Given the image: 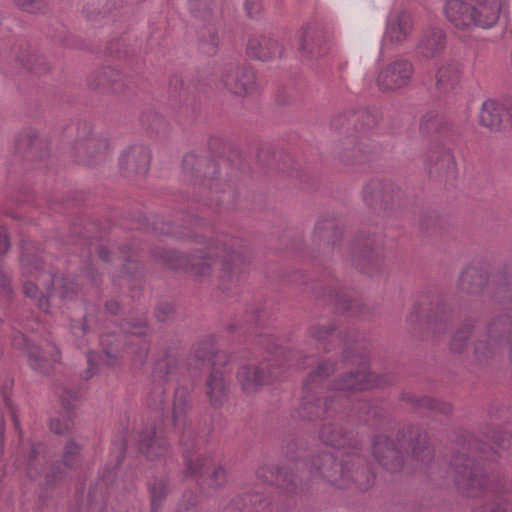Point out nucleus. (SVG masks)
<instances>
[{"instance_id": "nucleus-11", "label": "nucleus", "mask_w": 512, "mask_h": 512, "mask_svg": "<svg viewBox=\"0 0 512 512\" xmlns=\"http://www.w3.org/2000/svg\"><path fill=\"white\" fill-rule=\"evenodd\" d=\"M222 83L231 93L245 96L257 90L255 72L247 66L228 64L222 73Z\"/></svg>"}, {"instance_id": "nucleus-56", "label": "nucleus", "mask_w": 512, "mask_h": 512, "mask_svg": "<svg viewBox=\"0 0 512 512\" xmlns=\"http://www.w3.org/2000/svg\"><path fill=\"white\" fill-rule=\"evenodd\" d=\"M50 429L56 434H63L69 431V425L66 422H62L60 419H52Z\"/></svg>"}, {"instance_id": "nucleus-40", "label": "nucleus", "mask_w": 512, "mask_h": 512, "mask_svg": "<svg viewBox=\"0 0 512 512\" xmlns=\"http://www.w3.org/2000/svg\"><path fill=\"white\" fill-rule=\"evenodd\" d=\"M203 168L209 169L211 172L216 171V165L212 161H207L203 158H199L194 154H187L183 158V169L186 173L193 174L202 173Z\"/></svg>"}, {"instance_id": "nucleus-13", "label": "nucleus", "mask_w": 512, "mask_h": 512, "mask_svg": "<svg viewBox=\"0 0 512 512\" xmlns=\"http://www.w3.org/2000/svg\"><path fill=\"white\" fill-rule=\"evenodd\" d=\"M400 196V189L390 182L372 181L363 189V200L373 209L385 208Z\"/></svg>"}, {"instance_id": "nucleus-7", "label": "nucleus", "mask_w": 512, "mask_h": 512, "mask_svg": "<svg viewBox=\"0 0 512 512\" xmlns=\"http://www.w3.org/2000/svg\"><path fill=\"white\" fill-rule=\"evenodd\" d=\"M12 345L24 350L28 356L30 367L41 374L50 373L60 359V352L54 344L47 343L44 348H40L30 344L21 332L13 335Z\"/></svg>"}, {"instance_id": "nucleus-27", "label": "nucleus", "mask_w": 512, "mask_h": 512, "mask_svg": "<svg viewBox=\"0 0 512 512\" xmlns=\"http://www.w3.org/2000/svg\"><path fill=\"white\" fill-rule=\"evenodd\" d=\"M270 502L259 493L247 494L234 499L226 512H270Z\"/></svg>"}, {"instance_id": "nucleus-18", "label": "nucleus", "mask_w": 512, "mask_h": 512, "mask_svg": "<svg viewBox=\"0 0 512 512\" xmlns=\"http://www.w3.org/2000/svg\"><path fill=\"white\" fill-rule=\"evenodd\" d=\"M443 13L447 21L456 29L468 30L475 27L472 5L464 0H446Z\"/></svg>"}, {"instance_id": "nucleus-44", "label": "nucleus", "mask_w": 512, "mask_h": 512, "mask_svg": "<svg viewBox=\"0 0 512 512\" xmlns=\"http://www.w3.org/2000/svg\"><path fill=\"white\" fill-rule=\"evenodd\" d=\"M148 326L146 324V320L141 318L136 322H132L130 320H125L121 324V331L124 334H131L135 336H144L148 332Z\"/></svg>"}, {"instance_id": "nucleus-33", "label": "nucleus", "mask_w": 512, "mask_h": 512, "mask_svg": "<svg viewBox=\"0 0 512 512\" xmlns=\"http://www.w3.org/2000/svg\"><path fill=\"white\" fill-rule=\"evenodd\" d=\"M334 332L335 326L324 322H316L308 329V334L311 340H313L323 351L331 350V343L336 339Z\"/></svg>"}, {"instance_id": "nucleus-24", "label": "nucleus", "mask_w": 512, "mask_h": 512, "mask_svg": "<svg viewBox=\"0 0 512 512\" xmlns=\"http://www.w3.org/2000/svg\"><path fill=\"white\" fill-rule=\"evenodd\" d=\"M461 64L454 60L444 62L436 72V89L441 94H448L456 90L460 83Z\"/></svg>"}, {"instance_id": "nucleus-58", "label": "nucleus", "mask_w": 512, "mask_h": 512, "mask_svg": "<svg viewBox=\"0 0 512 512\" xmlns=\"http://www.w3.org/2000/svg\"><path fill=\"white\" fill-rule=\"evenodd\" d=\"M113 479H114V468L113 469L106 468L102 472L101 479L97 483L96 486H99V487H101L102 485L108 486V485L112 484Z\"/></svg>"}, {"instance_id": "nucleus-10", "label": "nucleus", "mask_w": 512, "mask_h": 512, "mask_svg": "<svg viewBox=\"0 0 512 512\" xmlns=\"http://www.w3.org/2000/svg\"><path fill=\"white\" fill-rule=\"evenodd\" d=\"M177 371V360L172 356L159 359L154 364L153 379L157 382L147 396V405L153 410H162L165 403V390L162 384L172 380Z\"/></svg>"}, {"instance_id": "nucleus-30", "label": "nucleus", "mask_w": 512, "mask_h": 512, "mask_svg": "<svg viewBox=\"0 0 512 512\" xmlns=\"http://www.w3.org/2000/svg\"><path fill=\"white\" fill-rule=\"evenodd\" d=\"M319 438L325 445L336 449L352 445L350 435L334 422L323 424L319 432Z\"/></svg>"}, {"instance_id": "nucleus-53", "label": "nucleus", "mask_w": 512, "mask_h": 512, "mask_svg": "<svg viewBox=\"0 0 512 512\" xmlns=\"http://www.w3.org/2000/svg\"><path fill=\"white\" fill-rule=\"evenodd\" d=\"M35 136H36V134L32 130H28V131L21 133L16 140L18 148L20 150L30 148V146L32 144V139Z\"/></svg>"}, {"instance_id": "nucleus-4", "label": "nucleus", "mask_w": 512, "mask_h": 512, "mask_svg": "<svg viewBox=\"0 0 512 512\" xmlns=\"http://www.w3.org/2000/svg\"><path fill=\"white\" fill-rule=\"evenodd\" d=\"M309 471L313 478H320L339 488L355 484L360 490H367L374 483L373 473L356 451L341 462H337L330 453L317 455L311 459Z\"/></svg>"}, {"instance_id": "nucleus-22", "label": "nucleus", "mask_w": 512, "mask_h": 512, "mask_svg": "<svg viewBox=\"0 0 512 512\" xmlns=\"http://www.w3.org/2000/svg\"><path fill=\"white\" fill-rule=\"evenodd\" d=\"M219 367L220 366H213L205 384L206 396L210 404L214 407L222 406L227 400L229 393V384L224 372Z\"/></svg>"}, {"instance_id": "nucleus-32", "label": "nucleus", "mask_w": 512, "mask_h": 512, "mask_svg": "<svg viewBox=\"0 0 512 512\" xmlns=\"http://www.w3.org/2000/svg\"><path fill=\"white\" fill-rule=\"evenodd\" d=\"M89 85L93 88L111 89L114 92H122L127 86L120 71L111 67L99 71L95 80L90 81Z\"/></svg>"}, {"instance_id": "nucleus-54", "label": "nucleus", "mask_w": 512, "mask_h": 512, "mask_svg": "<svg viewBox=\"0 0 512 512\" xmlns=\"http://www.w3.org/2000/svg\"><path fill=\"white\" fill-rule=\"evenodd\" d=\"M292 359L296 360L295 366L298 369H305L307 366H309L314 361V357L312 355L301 356L298 353L289 354V360H292Z\"/></svg>"}, {"instance_id": "nucleus-14", "label": "nucleus", "mask_w": 512, "mask_h": 512, "mask_svg": "<svg viewBox=\"0 0 512 512\" xmlns=\"http://www.w3.org/2000/svg\"><path fill=\"white\" fill-rule=\"evenodd\" d=\"M139 450L149 460H155L165 456L169 451V444L160 432L157 431L154 422L146 423L139 432Z\"/></svg>"}, {"instance_id": "nucleus-2", "label": "nucleus", "mask_w": 512, "mask_h": 512, "mask_svg": "<svg viewBox=\"0 0 512 512\" xmlns=\"http://www.w3.org/2000/svg\"><path fill=\"white\" fill-rule=\"evenodd\" d=\"M20 265L24 276L34 277L38 281V284L25 281L23 293L43 312L52 314L53 308L58 306L57 298L68 302L77 295L79 287L75 280L45 271L42 260L33 247H23Z\"/></svg>"}, {"instance_id": "nucleus-55", "label": "nucleus", "mask_w": 512, "mask_h": 512, "mask_svg": "<svg viewBox=\"0 0 512 512\" xmlns=\"http://www.w3.org/2000/svg\"><path fill=\"white\" fill-rule=\"evenodd\" d=\"M173 311H174V308L171 304L164 303L157 307L155 315L159 321L164 322L169 318V316L173 313Z\"/></svg>"}, {"instance_id": "nucleus-59", "label": "nucleus", "mask_w": 512, "mask_h": 512, "mask_svg": "<svg viewBox=\"0 0 512 512\" xmlns=\"http://www.w3.org/2000/svg\"><path fill=\"white\" fill-rule=\"evenodd\" d=\"M261 8L259 0H246L245 1V9L247 14L252 17L259 13Z\"/></svg>"}, {"instance_id": "nucleus-43", "label": "nucleus", "mask_w": 512, "mask_h": 512, "mask_svg": "<svg viewBox=\"0 0 512 512\" xmlns=\"http://www.w3.org/2000/svg\"><path fill=\"white\" fill-rule=\"evenodd\" d=\"M382 253L379 248L371 247L366 245L363 251L360 252L359 255L355 256V263L364 270V265L362 262L367 263H377L381 260Z\"/></svg>"}, {"instance_id": "nucleus-41", "label": "nucleus", "mask_w": 512, "mask_h": 512, "mask_svg": "<svg viewBox=\"0 0 512 512\" xmlns=\"http://www.w3.org/2000/svg\"><path fill=\"white\" fill-rule=\"evenodd\" d=\"M186 470L191 475L202 473L203 467L208 462V459L198 453H190L186 451L184 454Z\"/></svg>"}, {"instance_id": "nucleus-49", "label": "nucleus", "mask_w": 512, "mask_h": 512, "mask_svg": "<svg viewBox=\"0 0 512 512\" xmlns=\"http://www.w3.org/2000/svg\"><path fill=\"white\" fill-rule=\"evenodd\" d=\"M113 339H115L114 335H102L100 338L101 345L103 346L104 353L107 357V363L112 365L116 359V354L114 353L116 350L112 348Z\"/></svg>"}, {"instance_id": "nucleus-31", "label": "nucleus", "mask_w": 512, "mask_h": 512, "mask_svg": "<svg viewBox=\"0 0 512 512\" xmlns=\"http://www.w3.org/2000/svg\"><path fill=\"white\" fill-rule=\"evenodd\" d=\"M487 282V275L477 267L465 268L459 278V289L467 294L480 292Z\"/></svg>"}, {"instance_id": "nucleus-63", "label": "nucleus", "mask_w": 512, "mask_h": 512, "mask_svg": "<svg viewBox=\"0 0 512 512\" xmlns=\"http://www.w3.org/2000/svg\"><path fill=\"white\" fill-rule=\"evenodd\" d=\"M12 388V380L6 379L0 387L1 395L5 401L8 400Z\"/></svg>"}, {"instance_id": "nucleus-1", "label": "nucleus", "mask_w": 512, "mask_h": 512, "mask_svg": "<svg viewBox=\"0 0 512 512\" xmlns=\"http://www.w3.org/2000/svg\"><path fill=\"white\" fill-rule=\"evenodd\" d=\"M335 372V363H320L303 384L304 395L299 407V416L309 420L331 418L337 413L342 393L359 392L384 386L388 382L383 376L372 375L366 366L341 375L329 391H322L320 383Z\"/></svg>"}, {"instance_id": "nucleus-45", "label": "nucleus", "mask_w": 512, "mask_h": 512, "mask_svg": "<svg viewBox=\"0 0 512 512\" xmlns=\"http://www.w3.org/2000/svg\"><path fill=\"white\" fill-rule=\"evenodd\" d=\"M20 62L23 66L35 72H41V66L44 64V60L41 55L35 51H26L20 56Z\"/></svg>"}, {"instance_id": "nucleus-52", "label": "nucleus", "mask_w": 512, "mask_h": 512, "mask_svg": "<svg viewBox=\"0 0 512 512\" xmlns=\"http://www.w3.org/2000/svg\"><path fill=\"white\" fill-rule=\"evenodd\" d=\"M495 443L506 450H512V433L509 431L499 432L495 438Z\"/></svg>"}, {"instance_id": "nucleus-5", "label": "nucleus", "mask_w": 512, "mask_h": 512, "mask_svg": "<svg viewBox=\"0 0 512 512\" xmlns=\"http://www.w3.org/2000/svg\"><path fill=\"white\" fill-rule=\"evenodd\" d=\"M373 123V116L365 109L333 117L331 127L339 137L337 149L344 162L352 164L364 159V149L360 144L359 128L371 127Z\"/></svg>"}, {"instance_id": "nucleus-15", "label": "nucleus", "mask_w": 512, "mask_h": 512, "mask_svg": "<svg viewBox=\"0 0 512 512\" xmlns=\"http://www.w3.org/2000/svg\"><path fill=\"white\" fill-rule=\"evenodd\" d=\"M373 454L380 465L385 469L396 472L403 464L402 452L394 441L386 435H378L373 440Z\"/></svg>"}, {"instance_id": "nucleus-8", "label": "nucleus", "mask_w": 512, "mask_h": 512, "mask_svg": "<svg viewBox=\"0 0 512 512\" xmlns=\"http://www.w3.org/2000/svg\"><path fill=\"white\" fill-rule=\"evenodd\" d=\"M414 74L413 64L407 59H396L383 65L376 78L377 87L383 92L406 87Z\"/></svg>"}, {"instance_id": "nucleus-20", "label": "nucleus", "mask_w": 512, "mask_h": 512, "mask_svg": "<svg viewBox=\"0 0 512 512\" xmlns=\"http://www.w3.org/2000/svg\"><path fill=\"white\" fill-rule=\"evenodd\" d=\"M150 164V151L143 145H133L121 155L120 169L125 174H145Z\"/></svg>"}, {"instance_id": "nucleus-37", "label": "nucleus", "mask_w": 512, "mask_h": 512, "mask_svg": "<svg viewBox=\"0 0 512 512\" xmlns=\"http://www.w3.org/2000/svg\"><path fill=\"white\" fill-rule=\"evenodd\" d=\"M257 476L264 482L275 484L285 489L288 493L292 492V489L289 488L291 483L288 481V475L277 467H261L257 470Z\"/></svg>"}, {"instance_id": "nucleus-62", "label": "nucleus", "mask_w": 512, "mask_h": 512, "mask_svg": "<svg viewBox=\"0 0 512 512\" xmlns=\"http://www.w3.org/2000/svg\"><path fill=\"white\" fill-rule=\"evenodd\" d=\"M360 414L359 419L363 421H368L369 418L366 416V414H369L370 412L373 413V415H376V411L371 407V405L367 402L363 403L360 408Z\"/></svg>"}, {"instance_id": "nucleus-47", "label": "nucleus", "mask_w": 512, "mask_h": 512, "mask_svg": "<svg viewBox=\"0 0 512 512\" xmlns=\"http://www.w3.org/2000/svg\"><path fill=\"white\" fill-rule=\"evenodd\" d=\"M471 327L465 326L464 328L459 329L453 336L451 341V349L454 352L461 353L464 351L466 341L470 336Z\"/></svg>"}, {"instance_id": "nucleus-48", "label": "nucleus", "mask_w": 512, "mask_h": 512, "mask_svg": "<svg viewBox=\"0 0 512 512\" xmlns=\"http://www.w3.org/2000/svg\"><path fill=\"white\" fill-rule=\"evenodd\" d=\"M472 512H512V503L509 501L485 503L475 507Z\"/></svg>"}, {"instance_id": "nucleus-60", "label": "nucleus", "mask_w": 512, "mask_h": 512, "mask_svg": "<svg viewBox=\"0 0 512 512\" xmlns=\"http://www.w3.org/2000/svg\"><path fill=\"white\" fill-rule=\"evenodd\" d=\"M126 443L124 440L116 441L114 443V450L116 451V464L119 465L124 458Z\"/></svg>"}, {"instance_id": "nucleus-19", "label": "nucleus", "mask_w": 512, "mask_h": 512, "mask_svg": "<svg viewBox=\"0 0 512 512\" xmlns=\"http://www.w3.org/2000/svg\"><path fill=\"white\" fill-rule=\"evenodd\" d=\"M426 168L432 177L444 178L453 176L456 170L454 156L446 148L432 149L427 156Z\"/></svg>"}, {"instance_id": "nucleus-29", "label": "nucleus", "mask_w": 512, "mask_h": 512, "mask_svg": "<svg viewBox=\"0 0 512 512\" xmlns=\"http://www.w3.org/2000/svg\"><path fill=\"white\" fill-rule=\"evenodd\" d=\"M191 408L187 389L177 388L174 394L172 420L178 430L185 429L189 423L188 412Z\"/></svg>"}, {"instance_id": "nucleus-21", "label": "nucleus", "mask_w": 512, "mask_h": 512, "mask_svg": "<svg viewBox=\"0 0 512 512\" xmlns=\"http://www.w3.org/2000/svg\"><path fill=\"white\" fill-rule=\"evenodd\" d=\"M413 27V18L409 12H394L388 17L385 35L393 43H402L412 33Z\"/></svg>"}, {"instance_id": "nucleus-26", "label": "nucleus", "mask_w": 512, "mask_h": 512, "mask_svg": "<svg viewBox=\"0 0 512 512\" xmlns=\"http://www.w3.org/2000/svg\"><path fill=\"white\" fill-rule=\"evenodd\" d=\"M194 356L200 361L209 362L213 366H224L229 361V356L215 347V339L208 336L199 341L193 350Z\"/></svg>"}, {"instance_id": "nucleus-6", "label": "nucleus", "mask_w": 512, "mask_h": 512, "mask_svg": "<svg viewBox=\"0 0 512 512\" xmlns=\"http://www.w3.org/2000/svg\"><path fill=\"white\" fill-rule=\"evenodd\" d=\"M449 474L458 492L466 497H476L489 487L490 479L482 465L464 451L453 455Z\"/></svg>"}, {"instance_id": "nucleus-36", "label": "nucleus", "mask_w": 512, "mask_h": 512, "mask_svg": "<svg viewBox=\"0 0 512 512\" xmlns=\"http://www.w3.org/2000/svg\"><path fill=\"white\" fill-rule=\"evenodd\" d=\"M198 39L200 48L204 53L212 55L215 54L220 38L217 29L212 24L203 25L198 30Z\"/></svg>"}, {"instance_id": "nucleus-64", "label": "nucleus", "mask_w": 512, "mask_h": 512, "mask_svg": "<svg viewBox=\"0 0 512 512\" xmlns=\"http://www.w3.org/2000/svg\"><path fill=\"white\" fill-rule=\"evenodd\" d=\"M106 310L110 314H117L120 310V305L117 301H108L106 303Z\"/></svg>"}, {"instance_id": "nucleus-38", "label": "nucleus", "mask_w": 512, "mask_h": 512, "mask_svg": "<svg viewBox=\"0 0 512 512\" xmlns=\"http://www.w3.org/2000/svg\"><path fill=\"white\" fill-rule=\"evenodd\" d=\"M340 231L333 219H320L315 226L314 236L328 243H335Z\"/></svg>"}, {"instance_id": "nucleus-16", "label": "nucleus", "mask_w": 512, "mask_h": 512, "mask_svg": "<svg viewBox=\"0 0 512 512\" xmlns=\"http://www.w3.org/2000/svg\"><path fill=\"white\" fill-rule=\"evenodd\" d=\"M277 369L269 370L268 374L264 372L263 367L252 365H242L237 373V380L244 393L252 395L256 393L261 386L266 385L272 379L280 375Z\"/></svg>"}, {"instance_id": "nucleus-34", "label": "nucleus", "mask_w": 512, "mask_h": 512, "mask_svg": "<svg viewBox=\"0 0 512 512\" xmlns=\"http://www.w3.org/2000/svg\"><path fill=\"white\" fill-rule=\"evenodd\" d=\"M84 443L72 438L67 440L63 448L62 465L67 470L76 469L82 459Z\"/></svg>"}, {"instance_id": "nucleus-3", "label": "nucleus", "mask_w": 512, "mask_h": 512, "mask_svg": "<svg viewBox=\"0 0 512 512\" xmlns=\"http://www.w3.org/2000/svg\"><path fill=\"white\" fill-rule=\"evenodd\" d=\"M196 242L203 247L192 255L179 252H171L175 263L173 268H183L200 276L210 273V269L217 259L222 260V269L225 273H231L232 266L237 267L244 263L245 255L242 241L225 234L215 238L195 236Z\"/></svg>"}, {"instance_id": "nucleus-42", "label": "nucleus", "mask_w": 512, "mask_h": 512, "mask_svg": "<svg viewBox=\"0 0 512 512\" xmlns=\"http://www.w3.org/2000/svg\"><path fill=\"white\" fill-rule=\"evenodd\" d=\"M152 509L156 510L162 499L167 494V487L164 479H155L149 484Z\"/></svg>"}, {"instance_id": "nucleus-46", "label": "nucleus", "mask_w": 512, "mask_h": 512, "mask_svg": "<svg viewBox=\"0 0 512 512\" xmlns=\"http://www.w3.org/2000/svg\"><path fill=\"white\" fill-rule=\"evenodd\" d=\"M13 289L10 285V275L0 271V307L6 305L11 299Z\"/></svg>"}, {"instance_id": "nucleus-39", "label": "nucleus", "mask_w": 512, "mask_h": 512, "mask_svg": "<svg viewBox=\"0 0 512 512\" xmlns=\"http://www.w3.org/2000/svg\"><path fill=\"white\" fill-rule=\"evenodd\" d=\"M417 438H410L409 446L411 447L412 456L422 463H428L432 459V449L427 443L426 437H422L417 431Z\"/></svg>"}, {"instance_id": "nucleus-61", "label": "nucleus", "mask_w": 512, "mask_h": 512, "mask_svg": "<svg viewBox=\"0 0 512 512\" xmlns=\"http://www.w3.org/2000/svg\"><path fill=\"white\" fill-rule=\"evenodd\" d=\"M43 451V446L41 444H32L30 446V454L28 456V465L32 466L37 456Z\"/></svg>"}, {"instance_id": "nucleus-57", "label": "nucleus", "mask_w": 512, "mask_h": 512, "mask_svg": "<svg viewBox=\"0 0 512 512\" xmlns=\"http://www.w3.org/2000/svg\"><path fill=\"white\" fill-rule=\"evenodd\" d=\"M226 473L222 467H217L213 470L212 473V485L219 486L225 482Z\"/></svg>"}, {"instance_id": "nucleus-25", "label": "nucleus", "mask_w": 512, "mask_h": 512, "mask_svg": "<svg viewBox=\"0 0 512 512\" xmlns=\"http://www.w3.org/2000/svg\"><path fill=\"white\" fill-rule=\"evenodd\" d=\"M473 18H475V27L484 29L494 26L502 10L501 0H474Z\"/></svg>"}, {"instance_id": "nucleus-50", "label": "nucleus", "mask_w": 512, "mask_h": 512, "mask_svg": "<svg viewBox=\"0 0 512 512\" xmlns=\"http://www.w3.org/2000/svg\"><path fill=\"white\" fill-rule=\"evenodd\" d=\"M437 125V115L433 112L426 113L420 120V129L426 133L435 129Z\"/></svg>"}, {"instance_id": "nucleus-23", "label": "nucleus", "mask_w": 512, "mask_h": 512, "mask_svg": "<svg viewBox=\"0 0 512 512\" xmlns=\"http://www.w3.org/2000/svg\"><path fill=\"white\" fill-rule=\"evenodd\" d=\"M282 46L275 39L266 36H255L249 39L247 53L250 57L261 61H270L282 55Z\"/></svg>"}, {"instance_id": "nucleus-17", "label": "nucleus", "mask_w": 512, "mask_h": 512, "mask_svg": "<svg viewBox=\"0 0 512 512\" xmlns=\"http://www.w3.org/2000/svg\"><path fill=\"white\" fill-rule=\"evenodd\" d=\"M327 40L328 37L319 27L307 25L300 35L299 50L303 57L319 58L327 51Z\"/></svg>"}, {"instance_id": "nucleus-12", "label": "nucleus", "mask_w": 512, "mask_h": 512, "mask_svg": "<svg viewBox=\"0 0 512 512\" xmlns=\"http://www.w3.org/2000/svg\"><path fill=\"white\" fill-rule=\"evenodd\" d=\"M446 43L447 35L444 29L440 26L429 25L419 34L416 53L420 58L431 60L444 52Z\"/></svg>"}, {"instance_id": "nucleus-9", "label": "nucleus", "mask_w": 512, "mask_h": 512, "mask_svg": "<svg viewBox=\"0 0 512 512\" xmlns=\"http://www.w3.org/2000/svg\"><path fill=\"white\" fill-rule=\"evenodd\" d=\"M108 146V140L105 136L95 134L90 125L84 123L78 129L73 150L79 160L90 164L92 159L104 156Z\"/></svg>"}, {"instance_id": "nucleus-28", "label": "nucleus", "mask_w": 512, "mask_h": 512, "mask_svg": "<svg viewBox=\"0 0 512 512\" xmlns=\"http://www.w3.org/2000/svg\"><path fill=\"white\" fill-rule=\"evenodd\" d=\"M507 117L505 107L500 102L488 99L483 102L479 120L481 125L488 127L491 130H496L500 127L501 123Z\"/></svg>"}, {"instance_id": "nucleus-51", "label": "nucleus", "mask_w": 512, "mask_h": 512, "mask_svg": "<svg viewBox=\"0 0 512 512\" xmlns=\"http://www.w3.org/2000/svg\"><path fill=\"white\" fill-rule=\"evenodd\" d=\"M25 11L36 13L43 7L42 0H14Z\"/></svg>"}, {"instance_id": "nucleus-35", "label": "nucleus", "mask_w": 512, "mask_h": 512, "mask_svg": "<svg viewBox=\"0 0 512 512\" xmlns=\"http://www.w3.org/2000/svg\"><path fill=\"white\" fill-rule=\"evenodd\" d=\"M402 400L409 403L414 408H427L444 414H449L452 410L450 405L440 403L439 401L427 396H417L415 394L405 393L402 395Z\"/></svg>"}]
</instances>
